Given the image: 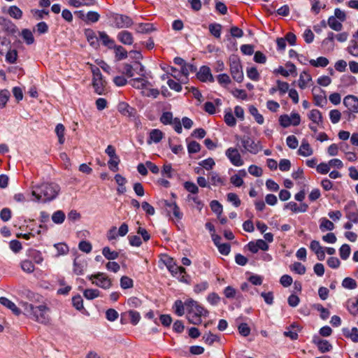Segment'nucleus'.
<instances>
[{
  "label": "nucleus",
  "instance_id": "obj_1",
  "mask_svg": "<svg viewBox=\"0 0 358 358\" xmlns=\"http://www.w3.org/2000/svg\"><path fill=\"white\" fill-rule=\"evenodd\" d=\"M60 191V187L54 182H44L32 186L31 195L36 201L50 202L55 199Z\"/></svg>",
  "mask_w": 358,
  "mask_h": 358
},
{
  "label": "nucleus",
  "instance_id": "obj_2",
  "mask_svg": "<svg viewBox=\"0 0 358 358\" xmlns=\"http://www.w3.org/2000/svg\"><path fill=\"white\" fill-rule=\"evenodd\" d=\"M24 314L31 320L41 324H47L49 322L50 317L48 314L49 308L45 305L34 306L27 302L22 303Z\"/></svg>",
  "mask_w": 358,
  "mask_h": 358
},
{
  "label": "nucleus",
  "instance_id": "obj_3",
  "mask_svg": "<svg viewBox=\"0 0 358 358\" xmlns=\"http://www.w3.org/2000/svg\"><path fill=\"white\" fill-rule=\"evenodd\" d=\"M107 17L117 29L129 28L134 24L133 20L126 15L110 12Z\"/></svg>",
  "mask_w": 358,
  "mask_h": 358
},
{
  "label": "nucleus",
  "instance_id": "obj_4",
  "mask_svg": "<svg viewBox=\"0 0 358 358\" xmlns=\"http://www.w3.org/2000/svg\"><path fill=\"white\" fill-rule=\"evenodd\" d=\"M229 67L233 79L237 83L243 82L244 78L243 68L237 55H232L229 57Z\"/></svg>",
  "mask_w": 358,
  "mask_h": 358
},
{
  "label": "nucleus",
  "instance_id": "obj_5",
  "mask_svg": "<svg viewBox=\"0 0 358 358\" xmlns=\"http://www.w3.org/2000/svg\"><path fill=\"white\" fill-rule=\"evenodd\" d=\"M236 140L241 141L244 150L251 154L256 155L262 150L260 141L255 142L250 136H236Z\"/></svg>",
  "mask_w": 358,
  "mask_h": 358
},
{
  "label": "nucleus",
  "instance_id": "obj_6",
  "mask_svg": "<svg viewBox=\"0 0 358 358\" xmlns=\"http://www.w3.org/2000/svg\"><path fill=\"white\" fill-rule=\"evenodd\" d=\"M87 278L92 280V284L104 289H108L112 286L111 280L104 273L98 272L88 275Z\"/></svg>",
  "mask_w": 358,
  "mask_h": 358
},
{
  "label": "nucleus",
  "instance_id": "obj_7",
  "mask_svg": "<svg viewBox=\"0 0 358 358\" xmlns=\"http://www.w3.org/2000/svg\"><path fill=\"white\" fill-rule=\"evenodd\" d=\"M169 271L171 272L172 275L177 278L179 281L189 284L188 279L190 278V276L187 274L186 269L184 267L175 264L169 268Z\"/></svg>",
  "mask_w": 358,
  "mask_h": 358
},
{
  "label": "nucleus",
  "instance_id": "obj_8",
  "mask_svg": "<svg viewBox=\"0 0 358 358\" xmlns=\"http://www.w3.org/2000/svg\"><path fill=\"white\" fill-rule=\"evenodd\" d=\"M346 217L353 223H358V210L356 202L350 200L344 207Z\"/></svg>",
  "mask_w": 358,
  "mask_h": 358
},
{
  "label": "nucleus",
  "instance_id": "obj_9",
  "mask_svg": "<svg viewBox=\"0 0 358 358\" xmlns=\"http://www.w3.org/2000/svg\"><path fill=\"white\" fill-rule=\"evenodd\" d=\"M225 155L231 163L236 166H241L244 163L238 150L235 148H228L225 152Z\"/></svg>",
  "mask_w": 358,
  "mask_h": 358
},
{
  "label": "nucleus",
  "instance_id": "obj_10",
  "mask_svg": "<svg viewBox=\"0 0 358 358\" xmlns=\"http://www.w3.org/2000/svg\"><path fill=\"white\" fill-rule=\"evenodd\" d=\"M196 78L202 83L214 82V77L211 73V70L208 66H201L199 71L196 74Z\"/></svg>",
  "mask_w": 358,
  "mask_h": 358
},
{
  "label": "nucleus",
  "instance_id": "obj_11",
  "mask_svg": "<svg viewBox=\"0 0 358 358\" xmlns=\"http://www.w3.org/2000/svg\"><path fill=\"white\" fill-rule=\"evenodd\" d=\"M315 105L323 107L327 103V99L324 91L319 87H314L312 90Z\"/></svg>",
  "mask_w": 358,
  "mask_h": 358
},
{
  "label": "nucleus",
  "instance_id": "obj_12",
  "mask_svg": "<svg viewBox=\"0 0 358 358\" xmlns=\"http://www.w3.org/2000/svg\"><path fill=\"white\" fill-rule=\"evenodd\" d=\"M313 343L322 353L329 352L332 349V345L328 341L320 338L317 335L313 337Z\"/></svg>",
  "mask_w": 358,
  "mask_h": 358
},
{
  "label": "nucleus",
  "instance_id": "obj_13",
  "mask_svg": "<svg viewBox=\"0 0 358 358\" xmlns=\"http://www.w3.org/2000/svg\"><path fill=\"white\" fill-rule=\"evenodd\" d=\"M343 104L350 111L358 113V98L354 95H348L343 99Z\"/></svg>",
  "mask_w": 358,
  "mask_h": 358
},
{
  "label": "nucleus",
  "instance_id": "obj_14",
  "mask_svg": "<svg viewBox=\"0 0 358 358\" xmlns=\"http://www.w3.org/2000/svg\"><path fill=\"white\" fill-rule=\"evenodd\" d=\"M117 110L122 115L128 117H134L136 115V109L131 107L127 103L122 101L117 105Z\"/></svg>",
  "mask_w": 358,
  "mask_h": 358
},
{
  "label": "nucleus",
  "instance_id": "obj_15",
  "mask_svg": "<svg viewBox=\"0 0 358 358\" xmlns=\"http://www.w3.org/2000/svg\"><path fill=\"white\" fill-rule=\"evenodd\" d=\"M84 34L90 45L97 49L99 47V43L95 32L91 29H85Z\"/></svg>",
  "mask_w": 358,
  "mask_h": 358
},
{
  "label": "nucleus",
  "instance_id": "obj_16",
  "mask_svg": "<svg viewBox=\"0 0 358 358\" xmlns=\"http://www.w3.org/2000/svg\"><path fill=\"white\" fill-rule=\"evenodd\" d=\"M187 310H192L193 313L201 315L202 311L204 310V307L199 304V303L192 299H188L185 302Z\"/></svg>",
  "mask_w": 358,
  "mask_h": 358
},
{
  "label": "nucleus",
  "instance_id": "obj_17",
  "mask_svg": "<svg viewBox=\"0 0 358 358\" xmlns=\"http://www.w3.org/2000/svg\"><path fill=\"white\" fill-rule=\"evenodd\" d=\"M87 266V261L76 257L73 261V273L78 275H83Z\"/></svg>",
  "mask_w": 358,
  "mask_h": 358
},
{
  "label": "nucleus",
  "instance_id": "obj_18",
  "mask_svg": "<svg viewBox=\"0 0 358 358\" xmlns=\"http://www.w3.org/2000/svg\"><path fill=\"white\" fill-rule=\"evenodd\" d=\"M157 30L152 23H138L135 27L136 32L138 34H150Z\"/></svg>",
  "mask_w": 358,
  "mask_h": 358
},
{
  "label": "nucleus",
  "instance_id": "obj_19",
  "mask_svg": "<svg viewBox=\"0 0 358 358\" xmlns=\"http://www.w3.org/2000/svg\"><path fill=\"white\" fill-rule=\"evenodd\" d=\"M0 303L2 306L10 310L13 312V313L16 316H18L21 314V310L19 308H17V306L13 302H12L6 297H0Z\"/></svg>",
  "mask_w": 358,
  "mask_h": 358
},
{
  "label": "nucleus",
  "instance_id": "obj_20",
  "mask_svg": "<svg viewBox=\"0 0 358 358\" xmlns=\"http://www.w3.org/2000/svg\"><path fill=\"white\" fill-rule=\"evenodd\" d=\"M117 38L124 45H131L134 42V38L131 33L126 30L119 32Z\"/></svg>",
  "mask_w": 358,
  "mask_h": 358
},
{
  "label": "nucleus",
  "instance_id": "obj_21",
  "mask_svg": "<svg viewBox=\"0 0 358 358\" xmlns=\"http://www.w3.org/2000/svg\"><path fill=\"white\" fill-rule=\"evenodd\" d=\"M164 136L163 132L158 129H152L149 134V138L148 139V143L151 144L152 142L157 143L161 141Z\"/></svg>",
  "mask_w": 358,
  "mask_h": 358
},
{
  "label": "nucleus",
  "instance_id": "obj_22",
  "mask_svg": "<svg viewBox=\"0 0 358 358\" xmlns=\"http://www.w3.org/2000/svg\"><path fill=\"white\" fill-rule=\"evenodd\" d=\"M99 39L104 46L108 47L109 49H112L115 47V41L109 37V36L105 31H99Z\"/></svg>",
  "mask_w": 358,
  "mask_h": 358
},
{
  "label": "nucleus",
  "instance_id": "obj_23",
  "mask_svg": "<svg viewBox=\"0 0 358 358\" xmlns=\"http://www.w3.org/2000/svg\"><path fill=\"white\" fill-rule=\"evenodd\" d=\"M343 335L346 338H350L354 343H358V329L352 327L351 330L348 328H343Z\"/></svg>",
  "mask_w": 358,
  "mask_h": 358
},
{
  "label": "nucleus",
  "instance_id": "obj_24",
  "mask_svg": "<svg viewBox=\"0 0 358 358\" xmlns=\"http://www.w3.org/2000/svg\"><path fill=\"white\" fill-rule=\"evenodd\" d=\"M164 205L172 209L173 215L178 220L182 219V213L180 210V208L176 202L170 203L167 200H163Z\"/></svg>",
  "mask_w": 358,
  "mask_h": 358
},
{
  "label": "nucleus",
  "instance_id": "obj_25",
  "mask_svg": "<svg viewBox=\"0 0 358 358\" xmlns=\"http://www.w3.org/2000/svg\"><path fill=\"white\" fill-rule=\"evenodd\" d=\"M308 118L311 121H313L314 123H316L318 125L322 124V122H323V117H322V113L317 109H313L310 111V113L308 115Z\"/></svg>",
  "mask_w": 358,
  "mask_h": 358
},
{
  "label": "nucleus",
  "instance_id": "obj_26",
  "mask_svg": "<svg viewBox=\"0 0 358 358\" xmlns=\"http://www.w3.org/2000/svg\"><path fill=\"white\" fill-rule=\"evenodd\" d=\"M299 155L303 157H308L313 154V149L310 148V144L306 141H303L299 150Z\"/></svg>",
  "mask_w": 358,
  "mask_h": 358
},
{
  "label": "nucleus",
  "instance_id": "obj_27",
  "mask_svg": "<svg viewBox=\"0 0 358 358\" xmlns=\"http://www.w3.org/2000/svg\"><path fill=\"white\" fill-rule=\"evenodd\" d=\"M70 6L78 8L82 6H92L96 3V0H69Z\"/></svg>",
  "mask_w": 358,
  "mask_h": 358
},
{
  "label": "nucleus",
  "instance_id": "obj_28",
  "mask_svg": "<svg viewBox=\"0 0 358 358\" xmlns=\"http://www.w3.org/2000/svg\"><path fill=\"white\" fill-rule=\"evenodd\" d=\"M112 49L115 50V59L117 61L126 59L128 56L127 51L121 45H115Z\"/></svg>",
  "mask_w": 358,
  "mask_h": 358
},
{
  "label": "nucleus",
  "instance_id": "obj_29",
  "mask_svg": "<svg viewBox=\"0 0 358 358\" xmlns=\"http://www.w3.org/2000/svg\"><path fill=\"white\" fill-rule=\"evenodd\" d=\"M106 81L101 78L100 80H92V85L94 88L95 93L98 94H103L105 91Z\"/></svg>",
  "mask_w": 358,
  "mask_h": 358
},
{
  "label": "nucleus",
  "instance_id": "obj_30",
  "mask_svg": "<svg viewBox=\"0 0 358 358\" xmlns=\"http://www.w3.org/2000/svg\"><path fill=\"white\" fill-rule=\"evenodd\" d=\"M3 30L8 34L15 36L18 33V29L17 26L10 20H7L3 27Z\"/></svg>",
  "mask_w": 358,
  "mask_h": 358
},
{
  "label": "nucleus",
  "instance_id": "obj_31",
  "mask_svg": "<svg viewBox=\"0 0 358 358\" xmlns=\"http://www.w3.org/2000/svg\"><path fill=\"white\" fill-rule=\"evenodd\" d=\"M102 254L105 257L106 259L108 260H115L118 258L119 252L117 251H112L110 248L108 246L104 247L102 249Z\"/></svg>",
  "mask_w": 358,
  "mask_h": 358
},
{
  "label": "nucleus",
  "instance_id": "obj_32",
  "mask_svg": "<svg viewBox=\"0 0 358 358\" xmlns=\"http://www.w3.org/2000/svg\"><path fill=\"white\" fill-rule=\"evenodd\" d=\"M187 311V318L189 323L195 324V325H198L201 323V322H202L201 318V315L196 314V313H193V311L192 310H189Z\"/></svg>",
  "mask_w": 358,
  "mask_h": 358
},
{
  "label": "nucleus",
  "instance_id": "obj_33",
  "mask_svg": "<svg viewBox=\"0 0 358 358\" xmlns=\"http://www.w3.org/2000/svg\"><path fill=\"white\" fill-rule=\"evenodd\" d=\"M131 85L137 89H143L145 87L148 83V81L143 78H136L131 79L129 81Z\"/></svg>",
  "mask_w": 358,
  "mask_h": 358
},
{
  "label": "nucleus",
  "instance_id": "obj_34",
  "mask_svg": "<svg viewBox=\"0 0 358 358\" xmlns=\"http://www.w3.org/2000/svg\"><path fill=\"white\" fill-rule=\"evenodd\" d=\"M309 63L315 67H325L329 64V59L324 57H319L316 60H309Z\"/></svg>",
  "mask_w": 358,
  "mask_h": 358
},
{
  "label": "nucleus",
  "instance_id": "obj_35",
  "mask_svg": "<svg viewBox=\"0 0 358 358\" xmlns=\"http://www.w3.org/2000/svg\"><path fill=\"white\" fill-rule=\"evenodd\" d=\"M328 25L334 31H339L343 29V24L338 21L334 16H330L328 18Z\"/></svg>",
  "mask_w": 358,
  "mask_h": 358
},
{
  "label": "nucleus",
  "instance_id": "obj_36",
  "mask_svg": "<svg viewBox=\"0 0 358 358\" xmlns=\"http://www.w3.org/2000/svg\"><path fill=\"white\" fill-rule=\"evenodd\" d=\"M312 80V78L310 74H308L306 71H303L299 77L298 80L299 87L301 89H304L306 87L307 83Z\"/></svg>",
  "mask_w": 358,
  "mask_h": 358
},
{
  "label": "nucleus",
  "instance_id": "obj_37",
  "mask_svg": "<svg viewBox=\"0 0 358 358\" xmlns=\"http://www.w3.org/2000/svg\"><path fill=\"white\" fill-rule=\"evenodd\" d=\"M8 13L14 19L19 20L22 17V11L17 6H11L8 10Z\"/></svg>",
  "mask_w": 358,
  "mask_h": 358
},
{
  "label": "nucleus",
  "instance_id": "obj_38",
  "mask_svg": "<svg viewBox=\"0 0 358 358\" xmlns=\"http://www.w3.org/2000/svg\"><path fill=\"white\" fill-rule=\"evenodd\" d=\"M222 28V25L218 23L209 24V31L216 38H220Z\"/></svg>",
  "mask_w": 358,
  "mask_h": 358
},
{
  "label": "nucleus",
  "instance_id": "obj_39",
  "mask_svg": "<svg viewBox=\"0 0 358 358\" xmlns=\"http://www.w3.org/2000/svg\"><path fill=\"white\" fill-rule=\"evenodd\" d=\"M65 217V213L62 210H58L52 214V220L55 224H60L64 222Z\"/></svg>",
  "mask_w": 358,
  "mask_h": 358
},
{
  "label": "nucleus",
  "instance_id": "obj_40",
  "mask_svg": "<svg viewBox=\"0 0 358 358\" xmlns=\"http://www.w3.org/2000/svg\"><path fill=\"white\" fill-rule=\"evenodd\" d=\"M249 112L255 117L258 124H262L264 123V117L262 115L259 113L257 108L255 106H250L249 107Z\"/></svg>",
  "mask_w": 358,
  "mask_h": 358
},
{
  "label": "nucleus",
  "instance_id": "obj_41",
  "mask_svg": "<svg viewBox=\"0 0 358 358\" xmlns=\"http://www.w3.org/2000/svg\"><path fill=\"white\" fill-rule=\"evenodd\" d=\"M64 131H65V127L64 126L59 123V124H57L56 127H55V133L58 137V141L59 143V144H64V141H65V138H64Z\"/></svg>",
  "mask_w": 358,
  "mask_h": 358
},
{
  "label": "nucleus",
  "instance_id": "obj_42",
  "mask_svg": "<svg viewBox=\"0 0 358 358\" xmlns=\"http://www.w3.org/2000/svg\"><path fill=\"white\" fill-rule=\"evenodd\" d=\"M313 308L320 312V317L322 320H327L330 315V312L327 308H325L320 303H315L313 306Z\"/></svg>",
  "mask_w": 358,
  "mask_h": 358
},
{
  "label": "nucleus",
  "instance_id": "obj_43",
  "mask_svg": "<svg viewBox=\"0 0 358 358\" xmlns=\"http://www.w3.org/2000/svg\"><path fill=\"white\" fill-rule=\"evenodd\" d=\"M210 206L212 211L217 215V217H220L223 211L222 204L217 200H213L210 203Z\"/></svg>",
  "mask_w": 358,
  "mask_h": 358
},
{
  "label": "nucleus",
  "instance_id": "obj_44",
  "mask_svg": "<svg viewBox=\"0 0 358 358\" xmlns=\"http://www.w3.org/2000/svg\"><path fill=\"white\" fill-rule=\"evenodd\" d=\"M21 268L27 273H31L34 271L35 267L31 260L25 259L21 262Z\"/></svg>",
  "mask_w": 358,
  "mask_h": 358
},
{
  "label": "nucleus",
  "instance_id": "obj_45",
  "mask_svg": "<svg viewBox=\"0 0 358 358\" xmlns=\"http://www.w3.org/2000/svg\"><path fill=\"white\" fill-rule=\"evenodd\" d=\"M21 34L27 45H31L34 43V37L32 32L29 29H22Z\"/></svg>",
  "mask_w": 358,
  "mask_h": 358
},
{
  "label": "nucleus",
  "instance_id": "obj_46",
  "mask_svg": "<svg viewBox=\"0 0 358 358\" xmlns=\"http://www.w3.org/2000/svg\"><path fill=\"white\" fill-rule=\"evenodd\" d=\"M10 94L8 90H2L0 91V108H3L6 106L10 98Z\"/></svg>",
  "mask_w": 358,
  "mask_h": 358
},
{
  "label": "nucleus",
  "instance_id": "obj_47",
  "mask_svg": "<svg viewBox=\"0 0 358 358\" xmlns=\"http://www.w3.org/2000/svg\"><path fill=\"white\" fill-rule=\"evenodd\" d=\"M351 249L348 244H343L339 249L340 257L342 259L346 260L350 255Z\"/></svg>",
  "mask_w": 358,
  "mask_h": 358
},
{
  "label": "nucleus",
  "instance_id": "obj_48",
  "mask_svg": "<svg viewBox=\"0 0 358 358\" xmlns=\"http://www.w3.org/2000/svg\"><path fill=\"white\" fill-rule=\"evenodd\" d=\"M203 340L206 344L211 345L214 342L219 341L220 338L218 336L209 331L203 336Z\"/></svg>",
  "mask_w": 358,
  "mask_h": 358
},
{
  "label": "nucleus",
  "instance_id": "obj_49",
  "mask_svg": "<svg viewBox=\"0 0 358 358\" xmlns=\"http://www.w3.org/2000/svg\"><path fill=\"white\" fill-rule=\"evenodd\" d=\"M100 292L96 289H86L83 292V296L88 300H92L99 296Z\"/></svg>",
  "mask_w": 358,
  "mask_h": 358
},
{
  "label": "nucleus",
  "instance_id": "obj_50",
  "mask_svg": "<svg viewBox=\"0 0 358 358\" xmlns=\"http://www.w3.org/2000/svg\"><path fill=\"white\" fill-rule=\"evenodd\" d=\"M342 286L346 289H354L357 287V285L355 280L350 277H346L342 282Z\"/></svg>",
  "mask_w": 358,
  "mask_h": 358
},
{
  "label": "nucleus",
  "instance_id": "obj_51",
  "mask_svg": "<svg viewBox=\"0 0 358 358\" xmlns=\"http://www.w3.org/2000/svg\"><path fill=\"white\" fill-rule=\"evenodd\" d=\"M17 58L16 50H8L6 54V61L9 64H15Z\"/></svg>",
  "mask_w": 358,
  "mask_h": 358
},
{
  "label": "nucleus",
  "instance_id": "obj_52",
  "mask_svg": "<svg viewBox=\"0 0 358 358\" xmlns=\"http://www.w3.org/2000/svg\"><path fill=\"white\" fill-rule=\"evenodd\" d=\"M134 286V281L128 276L124 275L120 278V287L124 289L131 288Z\"/></svg>",
  "mask_w": 358,
  "mask_h": 358
},
{
  "label": "nucleus",
  "instance_id": "obj_53",
  "mask_svg": "<svg viewBox=\"0 0 358 358\" xmlns=\"http://www.w3.org/2000/svg\"><path fill=\"white\" fill-rule=\"evenodd\" d=\"M185 303L181 300H176L174 303L173 308H175V313L178 316H182L185 313Z\"/></svg>",
  "mask_w": 358,
  "mask_h": 358
},
{
  "label": "nucleus",
  "instance_id": "obj_54",
  "mask_svg": "<svg viewBox=\"0 0 358 358\" xmlns=\"http://www.w3.org/2000/svg\"><path fill=\"white\" fill-rule=\"evenodd\" d=\"M201 145L195 141H192L187 144V151L189 154H195L201 150Z\"/></svg>",
  "mask_w": 358,
  "mask_h": 358
},
{
  "label": "nucleus",
  "instance_id": "obj_55",
  "mask_svg": "<svg viewBox=\"0 0 358 358\" xmlns=\"http://www.w3.org/2000/svg\"><path fill=\"white\" fill-rule=\"evenodd\" d=\"M320 229L324 231V230L331 231L334 229V224L332 222L327 218H322Z\"/></svg>",
  "mask_w": 358,
  "mask_h": 358
},
{
  "label": "nucleus",
  "instance_id": "obj_56",
  "mask_svg": "<svg viewBox=\"0 0 358 358\" xmlns=\"http://www.w3.org/2000/svg\"><path fill=\"white\" fill-rule=\"evenodd\" d=\"M227 201L232 203L235 207H239L241 203V201L236 193L230 192L227 195Z\"/></svg>",
  "mask_w": 358,
  "mask_h": 358
},
{
  "label": "nucleus",
  "instance_id": "obj_57",
  "mask_svg": "<svg viewBox=\"0 0 358 358\" xmlns=\"http://www.w3.org/2000/svg\"><path fill=\"white\" fill-rule=\"evenodd\" d=\"M197 68L195 65L192 64L186 63L183 68H181V73L186 78H187L189 73L190 72L194 73L196 72Z\"/></svg>",
  "mask_w": 358,
  "mask_h": 358
},
{
  "label": "nucleus",
  "instance_id": "obj_58",
  "mask_svg": "<svg viewBox=\"0 0 358 358\" xmlns=\"http://www.w3.org/2000/svg\"><path fill=\"white\" fill-rule=\"evenodd\" d=\"M291 270L299 275H303L306 271V266L303 265L301 262H294L291 266Z\"/></svg>",
  "mask_w": 358,
  "mask_h": 358
},
{
  "label": "nucleus",
  "instance_id": "obj_59",
  "mask_svg": "<svg viewBox=\"0 0 358 358\" xmlns=\"http://www.w3.org/2000/svg\"><path fill=\"white\" fill-rule=\"evenodd\" d=\"M248 77L253 81L259 80V73L256 67H250L247 69Z\"/></svg>",
  "mask_w": 358,
  "mask_h": 358
},
{
  "label": "nucleus",
  "instance_id": "obj_60",
  "mask_svg": "<svg viewBox=\"0 0 358 358\" xmlns=\"http://www.w3.org/2000/svg\"><path fill=\"white\" fill-rule=\"evenodd\" d=\"M99 18H100V15L97 12L89 11L86 14V22H85L95 23L99 20Z\"/></svg>",
  "mask_w": 358,
  "mask_h": 358
},
{
  "label": "nucleus",
  "instance_id": "obj_61",
  "mask_svg": "<svg viewBox=\"0 0 358 358\" xmlns=\"http://www.w3.org/2000/svg\"><path fill=\"white\" fill-rule=\"evenodd\" d=\"M72 303L73 307L78 310L83 309V300L80 294H77L72 298Z\"/></svg>",
  "mask_w": 358,
  "mask_h": 358
},
{
  "label": "nucleus",
  "instance_id": "obj_62",
  "mask_svg": "<svg viewBox=\"0 0 358 358\" xmlns=\"http://www.w3.org/2000/svg\"><path fill=\"white\" fill-rule=\"evenodd\" d=\"M184 188L189 192L192 194H197L199 192V187L196 186L195 183L190 181H186L184 182Z\"/></svg>",
  "mask_w": 358,
  "mask_h": 358
},
{
  "label": "nucleus",
  "instance_id": "obj_63",
  "mask_svg": "<svg viewBox=\"0 0 358 358\" xmlns=\"http://www.w3.org/2000/svg\"><path fill=\"white\" fill-rule=\"evenodd\" d=\"M173 171L174 170L173 169L171 164H167L163 166L162 170L161 171V174L164 177L171 178H173Z\"/></svg>",
  "mask_w": 358,
  "mask_h": 358
},
{
  "label": "nucleus",
  "instance_id": "obj_64",
  "mask_svg": "<svg viewBox=\"0 0 358 358\" xmlns=\"http://www.w3.org/2000/svg\"><path fill=\"white\" fill-rule=\"evenodd\" d=\"M160 122L165 124H171L173 122V114L171 112H164L160 117Z\"/></svg>",
  "mask_w": 358,
  "mask_h": 358
}]
</instances>
